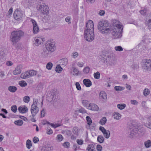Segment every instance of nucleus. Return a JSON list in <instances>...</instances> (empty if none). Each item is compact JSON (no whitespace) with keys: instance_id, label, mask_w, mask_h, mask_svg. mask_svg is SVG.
<instances>
[{"instance_id":"23","label":"nucleus","mask_w":151,"mask_h":151,"mask_svg":"<svg viewBox=\"0 0 151 151\" xmlns=\"http://www.w3.org/2000/svg\"><path fill=\"white\" fill-rule=\"evenodd\" d=\"M50 52V51L48 50L46 48L43 49V51L42 52L41 54L42 56L47 57L49 54Z\"/></svg>"},{"instance_id":"4","label":"nucleus","mask_w":151,"mask_h":151,"mask_svg":"<svg viewBox=\"0 0 151 151\" xmlns=\"http://www.w3.org/2000/svg\"><path fill=\"white\" fill-rule=\"evenodd\" d=\"M45 47L50 52H54L56 49L55 42L52 40H48L45 44Z\"/></svg>"},{"instance_id":"29","label":"nucleus","mask_w":151,"mask_h":151,"mask_svg":"<svg viewBox=\"0 0 151 151\" xmlns=\"http://www.w3.org/2000/svg\"><path fill=\"white\" fill-rule=\"evenodd\" d=\"M20 77L21 78L23 79H25L29 78L27 71L22 73Z\"/></svg>"},{"instance_id":"47","label":"nucleus","mask_w":151,"mask_h":151,"mask_svg":"<svg viewBox=\"0 0 151 151\" xmlns=\"http://www.w3.org/2000/svg\"><path fill=\"white\" fill-rule=\"evenodd\" d=\"M53 64L51 62H49L46 65V68L48 70H50Z\"/></svg>"},{"instance_id":"3","label":"nucleus","mask_w":151,"mask_h":151,"mask_svg":"<svg viewBox=\"0 0 151 151\" xmlns=\"http://www.w3.org/2000/svg\"><path fill=\"white\" fill-rule=\"evenodd\" d=\"M123 27L111 29L110 32L114 39L120 38L122 36Z\"/></svg>"},{"instance_id":"24","label":"nucleus","mask_w":151,"mask_h":151,"mask_svg":"<svg viewBox=\"0 0 151 151\" xmlns=\"http://www.w3.org/2000/svg\"><path fill=\"white\" fill-rule=\"evenodd\" d=\"M8 90L12 93L15 92L17 90V88L14 86H10L8 88Z\"/></svg>"},{"instance_id":"12","label":"nucleus","mask_w":151,"mask_h":151,"mask_svg":"<svg viewBox=\"0 0 151 151\" xmlns=\"http://www.w3.org/2000/svg\"><path fill=\"white\" fill-rule=\"evenodd\" d=\"M99 129L103 133L106 139H108L109 137L110 133L109 130H106L102 126L99 127Z\"/></svg>"},{"instance_id":"44","label":"nucleus","mask_w":151,"mask_h":151,"mask_svg":"<svg viewBox=\"0 0 151 151\" xmlns=\"http://www.w3.org/2000/svg\"><path fill=\"white\" fill-rule=\"evenodd\" d=\"M30 99V98L29 96H25L23 97V101L24 102L28 103L29 102Z\"/></svg>"},{"instance_id":"19","label":"nucleus","mask_w":151,"mask_h":151,"mask_svg":"<svg viewBox=\"0 0 151 151\" xmlns=\"http://www.w3.org/2000/svg\"><path fill=\"white\" fill-rule=\"evenodd\" d=\"M60 65L64 67L66 66L68 63V59L67 58H63L59 60Z\"/></svg>"},{"instance_id":"37","label":"nucleus","mask_w":151,"mask_h":151,"mask_svg":"<svg viewBox=\"0 0 151 151\" xmlns=\"http://www.w3.org/2000/svg\"><path fill=\"white\" fill-rule=\"evenodd\" d=\"M126 106V105L124 104H119L117 105V107L120 110L124 109Z\"/></svg>"},{"instance_id":"51","label":"nucleus","mask_w":151,"mask_h":151,"mask_svg":"<svg viewBox=\"0 0 151 151\" xmlns=\"http://www.w3.org/2000/svg\"><path fill=\"white\" fill-rule=\"evenodd\" d=\"M63 139V137L62 135L60 134H58L56 137V139L58 140V141L60 142Z\"/></svg>"},{"instance_id":"64","label":"nucleus","mask_w":151,"mask_h":151,"mask_svg":"<svg viewBox=\"0 0 151 151\" xmlns=\"http://www.w3.org/2000/svg\"><path fill=\"white\" fill-rule=\"evenodd\" d=\"M151 122H149L145 124V126L147 128L151 129Z\"/></svg>"},{"instance_id":"52","label":"nucleus","mask_w":151,"mask_h":151,"mask_svg":"<svg viewBox=\"0 0 151 151\" xmlns=\"http://www.w3.org/2000/svg\"><path fill=\"white\" fill-rule=\"evenodd\" d=\"M131 67L133 70L137 69L139 68V65L137 64H134L131 65Z\"/></svg>"},{"instance_id":"49","label":"nucleus","mask_w":151,"mask_h":151,"mask_svg":"<svg viewBox=\"0 0 151 151\" xmlns=\"http://www.w3.org/2000/svg\"><path fill=\"white\" fill-rule=\"evenodd\" d=\"M94 78L96 79H99L100 76V73L97 72L96 73H94L93 75Z\"/></svg>"},{"instance_id":"18","label":"nucleus","mask_w":151,"mask_h":151,"mask_svg":"<svg viewBox=\"0 0 151 151\" xmlns=\"http://www.w3.org/2000/svg\"><path fill=\"white\" fill-rule=\"evenodd\" d=\"M18 110L20 113H24L27 112L28 109L25 106H21L18 108Z\"/></svg>"},{"instance_id":"53","label":"nucleus","mask_w":151,"mask_h":151,"mask_svg":"<svg viewBox=\"0 0 151 151\" xmlns=\"http://www.w3.org/2000/svg\"><path fill=\"white\" fill-rule=\"evenodd\" d=\"M63 145L65 148H68L70 147V144L69 142H65Z\"/></svg>"},{"instance_id":"7","label":"nucleus","mask_w":151,"mask_h":151,"mask_svg":"<svg viewBox=\"0 0 151 151\" xmlns=\"http://www.w3.org/2000/svg\"><path fill=\"white\" fill-rule=\"evenodd\" d=\"M84 37L86 40L88 42H91L94 39V31H84Z\"/></svg>"},{"instance_id":"26","label":"nucleus","mask_w":151,"mask_h":151,"mask_svg":"<svg viewBox=\"0 0 151 151\" xmlns=\"http://www.w3.org/2000/svg\"><path fill=\"white\" fill-rule=\"evenodd\" d=\"M29 77H31L36 75L37 72L33 70H31L27 71Z\"/></svg>"},{"instance_id":"20","label":"nucleus","mask_w":151,"mask_h":151,"mask_svg":"<svg viewBox=\"0 0 151 151\" xmlns=\"http://www.w3.org/2000/svg\"><path fill=\"white\" fill-rule=\"evenodd\" d=\"M83 82L84 85L87 87H89L92 85V83L89 79H84Z\"/></svg>"},{"instance_id":"21","label":"nucleus","mask_w":151,"mask_h":151,"mask_svg":"<svg viewBox=\"0 0 151 151\" xmlns=\"http://www.w3.org/2000/svg\"><path fill=\"white\" fill-rule=\"evenodd\" d=\"M21 72V66L18 65L17 67L15 70L13 71V73L14 75H17L20 74Z\"/></svg>"},{"instance_id":"61","label":"nucleus","mask_w":151,"mask_h":151,"mask_svg":"<svg viewBox=\"0 0 151 151\" xmlns=\"http://www.w3.org/2000/svg\"><path fill=\"white\" fill-rule=\"evenodd\" d=\"M96 149L98 151H101L102 149V147L100 145H98L96 147Z\"/></svg>"},{"instance_id":"62","label":"nucleus","mask_w":151,"mask_h":151,"mask_svg":"<svg viewBox=\"0 0 151 151\" xmlns=\"http://www.w3.org/2000/svg\"><path fill=\"white\" fill-rule=\"evenodd\" d=\"M77 142L78 145H82L83 144V141L81 139H77Z\"/></svg>"},{"instance_id":"38","label":"nucleus","mask_w":151,"mask_h":151,"mask_svg":"<svg viewBox=\"0 0 151 151\" xmlns=\"http://www.w3.org/2000/svg\"><path fill=\"white\" fill-rule=\"evenodd\" d=\"M106 119L105 117H103L100 120L99 123L101 125L105 124L106 122Z\"/></svg>"},{"instance_id":"33","label":"nucleus","mask_w":151,"mask_h":151,"mask_svg":"<svg viewBox=\"0 0 151 151\" xmlns=\"http://www.w3.org/2000/svg\"><path fill=\"white\" fill-rule=\"evenodd\" d=\"M14 123L15 124L19 126H21L23 123V122L21 120L19 119L14 122Z\"/></svg>"},{"instance_id":"5","label":"nucleus","mask_w":151,"mask_h":151,"mask_svg":"<svg viewBox=\"0 0 151 151\" xmlns=\"http://www.w3.org/2000/svg\"><path fill=\"white\" fill-rule=\"evenodd\" d=\"M142 68L147 71L151 70V60L150 59H145L142 62Z\"/></svg>"},{"instance_id":"39","label":"nucleus","mask_w":151,"mask_h":151,"mask_svg":"<svg viewBox=\"0 0 151 151\" xmlns=\"http://www.w3.org/2000/svg\"><path fill=\"white\" fill-rule=\"evenodd\" d=\"M26 146L27 148L30 149L32 146L31 141L29 139H28L26 142Z\"/></svg>"},{"instance_id":"46","label":"nucleus","mask_w":151,"mask_h":151,"mask_svg":"<svg viewBox=\"0 0 151 151\" xmlns=\"http://www.w3.org/2000/svg\"><path fill=\"white\" fill-rule=\"evenodd\" d=\"M73 132L74 134L77 135L78 134L79 130L76 127H75L73 128Z\"/></svg>"},{"instance_id":"16","label":"nucleus","mask_w":151,"mask_h":151,"mask_svg":"<svg viewBox=\"0 0 151 151\" xmlns=\"http://www.w3.org/2000/svg\"><path fill=\"white\" fill-rule=\"evenodd\" d=\"M42 41V39L40 38L35 37L33 42V45L38 46L41 44Z\"/></svg>"},{"instance_id":"6","label":"nucleus","mask_w":151,"mask_h":151,"mask_svg":"<svg viewBox=\"0 0 151 151\" xmlns=\"http://www.w3.org/2000/svg\"><path fill=\"white\" fill-rule=\"evenodd\" d=\"M37 9L43 14H47L49 13V7L44 3L39 4Z\"/></svg>"},{"instance_id":"42","label":"nucleus","mask_w":151,"mask_h":151,"mask_svg":"<svg viewBox=\"0 0 151 151\" xmlns=\"http://www.w3.org/2000/svg\"><path fill=\"white\" fill-rule=\"evenodd\" d=\"M19 84L21 87H25L27 85L26 82L24 81H22L19 82Z\"/></svg>"},{"instance_id":"35","label":"nucleus","mask_w":151,"mask_h":151,"mask_svg":"<svg viewBox=\"0 0 151 151\" xmlns=\"http://www.w3.org/2000/svg\"><path fill=\"white\" fill-rule=\"evenodd\" d=\"M144 144L146 148H149L151 146V141L150 140H148L147 141L145 142Z\"/></svg>"},{"instance_id":"11","label":"nucleus","mask_w":151,"mask_h":151,"mask_svg":"<svg viewBox=\"0 0 151 151\" xmlns=\"http://www.w3.org/2000/svg\"><path fill=\"white\" fill-rule=\"evenodd\" d=\"M112 26L111 29L118 28L123 27L122 25H121L120 22L116 19H114L112 21Z\"/></svg>"},{"instance_id":"13","label":"nucleus","mask_w":151,"mask_h":151,"mask_svg":"<svg viewBox=\"0 0 151 151\" xmlns=\"http://www.w3.org/2000/svg\"><path fill=\"white\" fill-rule=\"evenodd\" d=\"M72 69L70 71V73L73 76H78L80 72L78 69L74 67V64H73L72 67Z\"/></svg>"},{"instance_id":"43","label":"nucleus","mask_w":151,"mask_h":151,"mask_svg":"<svg viewBox=\"0 0 151 151\" xmlns=\"http://www.w3.org/2000/svg\"><path fill=\"white\" fill-rule=\"evenodd\" d=\"M82 102L83 106L87 108V106L89 104V101L87 100H82Z\"/></svg>"},{"instance_id":"48","label":"nucleus","mask_w":151,"mask_h":151,"mask_svg":"<svg viewBox=\"0 0 151 151\" xmlns=\"http://www.w3.org/2000/svg\"><path fill=\"white\" fill-rule=\"evenodd\" d=\"M86 119L87 120L88 124L89 125H91V123H92V121L90 117L89 116H87L86 117Z\"/></svg>"},{"instance_id":"45","label":"nucleus","mask_w":151,"mask_h":151,"mask_svg":"<svg viewBox=\"0 0 151 151\" xmlns=\"http://www.w3.org/2000/svg\"><path fill=\"white\" fill-rule=\"evenodd\" d=\"M90 70V68L89 67L86 66L84 68L83 71L84 73L88 74Z\"/></svg>"},{"instance_id":"31","label":"nucleus","mask_w":151,"mask_h":151,"mask_svg":"<svg viewBox=\"0 0 151 151\" xmlns=\"http://www.w3.org/2000/svg\"><path fill=\"white\" fill-rule=\"evenodd\" d=\"M124 87L120 86H115L114 87L115 90L117 91H123L124 89Z\"/></svg>"},{"instance_id":"34","label":"nucleus","mask_w":151,"mask_h":151,"mask_svg":"<svg viewBox=\"0 0 151 151\" xmlns=\"http://www.w3.org/2000/svg\"><path fill=\"white\" fill-rule=\"evenodd\" d=\"M46 122L47 124L50 125L52 127L54 128H56L57 127L61 126L60 124H53L47 121H46Z\"/></svg>"},{"instance_id":"2","label":"nucleus","mask_w":151,"mask_h":151,"mask_svg":"<svg viewBox=\"0 0 151 151\" xmlns=\"http://www.w3.org/2000/svg\"><path fill=\"white\" fill-rule=\"evenodd\" d=\"M98 29L102 33H106L110 31V26L106 21H100L98 23Z\"/></svg>"},{"instance_id":"54","label":"nucleus","mask_w":151,"mask_h":151,"mask_svg":"<svg viewBox=\"0 0 151 151\" xmlns=\"http://www.w3.org/2000/svg\"><path fill=\"white\" fill-rule=\"evenodd\" d=\"M6 50H3V51H1V57L2 58H4V59H5V58H4V57L6 56V54H5L6 53Z\"/></svg>"},{"instance_id":"22","label":"nucleus","mask_w":151,"mask_h":151,"mask_svg":"<svg viewBox=\"0 0 151 151\" xmlns=\"http://www.w3.org/2000/svg\"><path fill=\"white\" fill-rule=\"evenodd\" d=\"M55 95H53L52 94L49 93L47 95V98L48 100V101L50 102L52 100L54 97L56 98Z\"/></svg>"},{"instance_id":"17","label":"nucleus","mask_w":151,"mask_h":151,"mask_svg":"<svg viewBox=\"0 0 151 151\" xmlns=\"http://www.w3.org/2000/svg\"><path fill=\"white\" fill-rule=\"evenodd\" d=\"M39 109L38 107H31V112L33 116H35L38 112Z\"/></svg>"},{"instance_id":"1","label":"nucleus","mask_w":151,"mask_h":151,"mask_svg":"<svg viewBox=\"0 0 151 151\" xmlns=\"http://www.w3.org/2000/svg\"><path fill=\"white\" fill-rule=\"evenodd\" d=\"M24 32L21 30L14 31L12 32L10 39L12 45H15L17 42L20 40L22 37L23 36Z\"/></svg>"},{"instance_id":"9","label":"nucleus","mask_w":151,"mask_h":151,"mask_svg":"<svg viewBox=\"0 0 151 151\" xmlns=\"http://www.w3.org/2000/svg\"><path fill=\"white\" fill-rule=\"evenodd\" d=\"M94 25L93 22L91 20H89L86 23V26L84 28V31H94Z\"/></svg>"},{"instance_id":"60","label":"nucleus","mask_w":151,"mask_h":151,"mask_svg":"<svg viewBox=\"0 0 151 151\" xmlns=\"http://www.w3.org/2000/svg\"><path fill=\"white\" fill-rule=\"evenodd\" d=\"M70 17H67L65 18V21L68 23V24H69L71 23Z\"/></svg>"},{"instance_id":"50","label":"nucleus","mask_w":151,"mask_h":151,"mask_svg":"<svg viewBox=\"0 0 151 151\" xmlns=\"http://www.w3.org/2000/svg\"><path fill=\"white\" fill-rule=\"evenodd\" d=\"M17 109V107L15 105H13L11 107V110L14 113H16Z\"/></svg>"},{"instance_id":"57","label":"nucleus","mask_w":151,"mask_h":151,"mask_svg":"<svg viewBox=\"0 0 151 151\" xmlns=\"http://www.w3.org/2000/svg\"><path fill=\"white\" fill-rule=\"evenodd\" d=\"M106 63H109L110 65H112L111 63H110V62H111V58L110 56L108 55L107 57H106Z\"/></svg>"},{"instance_id":"27","label":"nucleus","mask_w":151,"mask_h":151,"mask_svg":"<svg viewBox=\"0 0 151 151\" xmlns=\"http://www.w3.org/2000/svg\"><path fill=\"white\" fill-rule=\"evenodd\" d=\"M99 96L101 98L104 100H106L107 98L106 94V93L103 91H101L100 92L99 94Z\"/></svg>"},{"instance_id":"25","label":"nucleus","mask_w":151,"mask_h":151,"mask_svg":"<svg viewBox=\"0 0 151 151\" xmlns=\"http://www.w3.org/2000/svg\"><path fill=\"white\" fill-rule=\"evenodd\" d=\"M86 150L88 151H95L94 146L92 144L89 145H88Z\"/></svg>"},{"instance_id":"10","label":"nucleus","mask_w":151,"mask_h":151,"mask_svg":"<svg viewBox=\"0 0 151 151\" xmlns=\"http://www.w3.org/2000/svg\"><path fill=\"white\" fill-rule=\"evenodd\" d=\"M33 25V32L34 34H36L39 31V28L36 21L34 19H31V20Z\"/></svg>"},{"instance_id":"55","label":"nucleus","mask_w":151,"mask_h":151,"mask_svg":"<svg viewBox=\"0 0 151 151\" xmlns=\"http://www.w3.org/2000/svg\"><path fill=\"white\" fill-rule=\"evenodd\" d=\"M150 91L148 89L145 88L143 92V93L145 96H147L149 94Z\"/></svg>"},{"instance_id":"40","label":"nucleus","mask_w":151,"mask_h":151,"mask_svg":"<svg viewBox=\"0 0 151 151\" xmlns=\"http://www.w3.org/2000/svg\"><path fill=\"white\" fill-rule=\"evenodd\" d=\"M62 70V68L61 67L60 65H57L55 68V71L56 72L60 73L61 72Z\"/></svg>"},{"instance_id":"58","label":"nucleus","mask_w":151,"mask_h":151,"mask_svg":"<svg viewBox=\"0 0 151 151\" xmlns=\"http://www.w3.org/2000/svg\"><path fill=\"white\" fill-rule=\"evenodd\" d=\"M147 12V10L146 9H144L142 10H140L139 12L141 14L144 15L146 14Z\"/></svg>"},{"instance_id":"14","label":"nucleus","mask_w":151,"mask_h":151,"mask_svg":"<svg viewBox=\"0 0 151 151\" xmlns=\"http://www.w3.org/2000/svg\"><path fill=\"white\" fill-rule=\"evenodd\" d=\"M87 108L93 111H97L99 109V107L97 105L93 103H90L87 106Z\"/></svg>"},{"instance_id":"41","label":"nucleus","mask_w":151,"mask_h":151,"mask_svg":"<svg viewBox=\"0 0 151 151\" xmlns=\"http://www.w3.org/2000/svg\"><path fill=\"white\" fill-rule=\"evenodd\" d=\"M38 102V100L37 99H34L33 100V103L31 106V107H37V103Z\"/></svg>"},{"instance_id":"28","label":"nucleus","mask_w":151,"mask_h":151,"mask_svg":"<svg viewBox=\"0 0 151 151\" xmlns=\"http://www.w3.org/2000/svg\"><path fill=\"white\" fill-rule=\"evenodd\" d=\"M41 151H52L51 147L49 146H44L42 149Z\"/></svg>"},{"instance_id":"63","label":"nucleus","mask_w":151,"mask_h":151,"mask_svg":"<svg viewBox=\"0 0 151 151\" xmlns=\"http://www.w3.org/2000/svg\"><path fill=\"white\" fill-rule=\"evenodd\" d=\"M33 140L34 143H36L39 141V139L38 137H35L33 138Z\"/></svg>"},{"instance_id":"8","label":"nucleus","mask_w":151,"mask_h":151,"mask_svg":"<svg viewBox=\"0 0 151 151\" xmlns=\"http://www.w3.org/2000/svg\"><path fill=\"white\" fill-rule=\"evenodd\" d=\"M23 15V12L18 9H16L14 13V17L17 20L21 19Z\"/></svg>"},{"instance_id":"56","label":"nucleus","mask_w":151,"mask_h":151,"mask_svg":"<svg viewBox=\"0 0 151 151\" xmlns=\"http://www.w3.org/2000/svg\"><path fill=\"white\" fill-rule=\"evenodd\" d=\"M115 50L117 51H122L123 50V49L121 46H116L115 47Z\"/></svg>"},{"instance_id":"15","label":"nucleus","mask_w":151,"mask_h":151,"mask_svg":"<svg viewBox=\"0 0 151 151\" xmlns=\"http://www.w3.org/2000/svg\"><path fill=\"white\" fill-rule=\"evenodd\" d=\"M138 135V130L137 129H132L131 130L129 134V137L131 138L137 136Z\"/></svg>"},{"instance_id":"32","label":"nucleus","mask_w":151,"mask_h":151,"mask_svg":"<svg viewBox=\"0 0 151 151\" xmlns=\"http://www.w3.org/2000/svg\"><path fill=\"white\" fill-rule=\"evenodd\" d=\"M114 119L117 120L119 119L121 117V114L117 112L114 113Z\"/></svg>"},{"instance_id":"36","label":"nucleus","mask_w":151,"mask_h":151,"mask_svg":"<svg viewBox=\"0 0 151 151\" xmlns=\"http://www.w3.org/2000/svg\"><path fill=\"white\" fill-rule=\"evenodd\" d=\"M97 141L100 143H102L104 141V138L102 136L99 135L98 137Z\"/></svg>"},{"instance_id":"59","label":"nucleus","mask_w":151,"mask_h":151,"mask_svg":"<svg viewBox=\"0 0 151 151\" xmlns=\"http://www.w3.org/2000/svg\"><path fill=\"white\" fill-rule=\"evenodd\" d=\"M76 86L77 89L78 90H80L81 89V87L80 85L78 82H76Z\"/></svg>"},{"instance_id":"30","label":"nucleus","mask_w":151,"mask_h":151,"mask_svg":"<svg viewBox=\"0 0 151 151\" xmlns=\"http://www.w3.org/2000/svg\"><path fill=\"white\" fill-rule=\"evenodd\" d=\"M145 24L147 27L148 29L150 30L151 31V20L146 19Z\"/></svg>"}]
</instances>
